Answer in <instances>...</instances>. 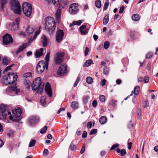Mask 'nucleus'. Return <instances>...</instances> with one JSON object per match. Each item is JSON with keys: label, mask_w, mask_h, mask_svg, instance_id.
Here are the masks:
<instances>
[{"label": "nucleus", "mask_w": 158, "mask_h": 158, "mask_svg": "<svg viewBox=\"0 0 158 158\" xmlns=\"http://www.w3.org/2000/svg\"><path fill=\"white\" fill-rule=\"evenodd\" d=\"M45 29L49 33H53L55 28L56 23L54 19L52 17H48L45 21Z\"/></svg>", "instance_id": "1"}, {"label": "nucleus", "mask_w": 158, "mask_h": 158, "mask_svg": "<svg viewBox=\"0 0 158 158\" xmlns=\"http://www.w3.org/2000/svg\"><path fill=\"white\" fill-rule=\"evenodd\" d=\"M44 85V82H42L40 77H38L33 81L31 87L33 90H37L41 93L43 91Z\"/></svg>", "instance_id": "2"}, {"label": "nucleus", "mask_w": 158, "mask_h": 158, "mask_svg": "<svg viewBox=\"0 0 158 158\" xmlns=\"http://www.w3.org/2000/svg\"><path fill=\"white\" fill-rule=\"evenodd\" d=\"M17 77L16 74L13 73H10L7 75L3 76L2 80L5 84H12L17 80Z\"/></svg>", "instance_id": "3"}, {"label": "nucleus", "mask_w": 158, "mask_h": 158, "mask_svg": "<svg viewBox=\"0 0 158 158\" xmlns=\"http://www.w3.org/2000/svg\"><path fill=\"white\" fill-rule=\"evenodd\" d=\"M10 3L11 9L14 12L17 14H20L21 7L19 1L17 0H11Z\"/></svg>", "instance_id": "4"}, {"label": "nucleus", "mask_w": 158, "mask_h": 158, "mask_svg": "<svg viewBox=\"0 0 158 158\" xmlns=\"http://www.w3.org/2000/svg\"><path fill=\"white\" fill-rule=\"evenodd\" d=\"M0 115L4 117H8L10 120H12L13 117L11 115V112L8 110V107L4 105H1L0 107Z\"/></svg>", "instance_id": "5"}, {"label": "nucleus", "mask_w": 158, "mask_h": 158, "mask_svg": "<svg viewBox=\"0 0 158 158\" xmlns=\"http://www.w3.org/2000/svg\"><path fill=\"white\" fill-rule=\"evenodd\" d=\"M23 13L27 16L29 17L32 13V7L29 3L25 2L23 5Z\"/></svg>", "instance_id": "6"}, {"label": "nucleus", "mask_w": 158, "mask_h": 158, "mask_svg": "<svg viewBox=\"0 0 158 158\" xmlns=\"http://www.w3.org/2000/svg\"><path fill=\"white\" fill-rule=\"evenodd\" d=\"M64 53L63 52H58L56 53L54 57L55 63L60 64L64 60Z\"/></svg>", "instance_id": "7"}, {"label": "nucleus", "mask_w": 158, "mask_h": 158, "mask_svg": "<svg viewBox=\"0 0 158 158\" xmlns=\"http://www.w3.org/2000/svg\"><path fill=\"white\" fill-rule=\"evenodd\" d=\"M47 69L48 65L42 61H39L36 66V69L37 73L39 74L42 73L44 70L45 68Z\"/></svg>", "instance_id": "8"}, {"label": "nucleus", "mask_w": 158, "mask_h": 158, "mask_svg": "<svg viewBox=\"0 0 158 158\" xmlns=\"http://www.w3.org/2000/svg\"><path fill=\"white\" fill-rule=\"evenodd\" d=\"M68 71L66 65L64 64L59 67L57 71V74L60 76H63L67 74Z\"/></svg>", "instance_id": "9"}, {"label": "nucleus", "mask_w": 158, "mask_h": 158, "mask_svg": "<svg viewBox=\"0 0 158 158\" xmlns=\"http://www.w3.org/2000/svg\"><path fill=\"white\" fill-rule=\"evenodd\" d=\"M19 20L20 18L19 17L16 18L15 22L9 25L8 27L9 29L12 31L17 30L19 27Z\"/></svg>", "instance_id": "10"}, {"label": "nucleus", "mask_w": 158, "mask_h": 158, "mask_svg": "<svg viewBox=\"0 0 158 158\" xmlns=\"http://www.w3.org/2000/svg\"><path fill=\"white\" fill-rule=\"evenodd\" d=\"M64 35L63 30L60 29L57 30L56 34V38L57 42L60 43L62 40Z\"/></svg>", "instance_id": "11"}, {"label": "nucleus", "mask_w": 158, "mask_h": 158, "mask_svg": "<svg viewBox=\"0 0 158 158\" xmlns=\"http://www.w3.org/2000/svg\"><path fill=\"white\" fill-rule=\"evenodd\" d=\"M79 5L75 3L72 4L69 8V12L72 14L76 13L79 10Z\"/></svg>", "instance_id": "12"}, {"label": "nucleus", "mask_w": 158, "mask_h": 158, "mask_svg": "<svg viewBox=\"0 0 158 158\" xmlns=\"http://www.w3.org/2000/svg\"><path fill=\"white\" fill-rule=\"evenodd\" d=\"M13 42V39L10 35L6 34L3 37V43L6 45L10 44Z\"/></svg>", "instance_id": "13"}, {"label": "nucleus", "mask_w": 158, "mask_h": 158, "mask_svg": "<svg viewBox=\"0 0 158 158\" xmlns=\"http://www.w3.org/2000/svg\"><path fill=\"white\" fill-rule=\"evenodd\" d=\"M39 118L36 116H31L28 119V123L31 125L33 126L35 125L39 121Z\"/></svg>", "instance_id": "14"}, {"label": "nucleus", "mask_w": 158, "mask_h": 158, "mask_svg": "<svg viewBox=\"0 0 158 158\" xmlns=\"http://www.w3.org/2000/svg\"><path fill=\"white\" fill-rule=\"evenodd\" d=\"M45 90L46 93L50 97H51L52 96V89L50 84L48 82L46 83L45 88Z\"/></svg>", "instance_id": "15"}, {"label": "nucleus", "mask_w": 158, "mask_h": 158, "mask_svg": "<svg viewBox=\"0 0 158 158\" xmlns=\"http://www.w3.org/2000/svg\"><path fill=\"white\" fill-rule=\"evenodd\" d=\"M86 27L85 25H83L80 27V31L81 34L84 35L86 34L88 32V31L86 30Z\"/></svg>", "instance_id": "16"}, {"label": "nucleus", "mask_w": 158, "mask_h": 158, "mask_svg": "<svg viewBox=\"0 0 158 158\" xmlns=\"http://www.w3.org/2000/svg\"><path fill=\"white\" fill-rule=\"evenodd\" d=\"M13 113L15 116L19 117L21 115L22 111L21 109L19 108L13 111Z\"/></svg>", "instance_id": "17"}, {"label": "nucleus", "mask_w": 158, "mask_h": 158, "mask_svg": "<svg viewBox=\"0 0 158 158\" xmlns=\"http://www.w3.org/2000/svg\"><path fill=\"white\" fill-rule=\"evenodd\" d=\"M44 49L43 48H41L40 49L37 50L35 53V56L37 58L41 56L43 54Z\"/></svg>", "instance_id": "18"}, {"label": "nucleus", "mask_w": 158, "mask_h": 158, "mask_svg": "<svg viewBox=\"0 0 158 158\" xmlns=\"http://www.w3.org/2000/svg\"><path fill=\"white\" fill-rule=\"evenodd\" d=\"M42 43L43 45V47L47 46V44L48 42V40L47 38L45 36L43 35L42 37Z\"/></svg>", "instance_id": "19"}, {"label": "nucleus", "mask_w": 158, "mask_h": 158, "mask_svg": "<svg viewBox=\"0 0 158 158\" xmlns=\"http://www.w3.org/2000/svg\"><path fill=\"white\" fill-rule=\"evenodd\" d=\"M8 0H1L0 1L1 4V10L4 11V6L6 5L7 2Z\"/></svg>", "instance_id": "20"}, {"label": "nucleus", "mask_w": 158, "mask_h": 158, "mask_svg": "<svg viewBox=\"0 0 158 158\" xmlns=\"http://www.w3.org/2000/svg\"><path fill=\"white\" fill-rule=\"evenodd\" d=\"M27 46V44H24L22 46H20L18 49L16 50V52L17 54H18L19 52L22 51Z\"/></svg>", "instance_id": "21"}, {"label": "nucleus", "mask_w": 158, "mask_h": 158, "mask_svg": "<svg viewBox=\"0 0 158 158\" xmlns=\"http://www.w3.org/2000/svg\"><path fill=\"white\" fill-rule=\"evenodd\" d=\"M76 142L75 139L73 140L70 145L69 148L71 150H74L76 148V147L75 143Z\"/></svg>", "instance_id": "22"}, {"label": "nucleus", "mask_w": 158, "mask_h": 158, "mask_svg": "<svg viewBox=\"0 0 158 158\" xmlns=\"http://www.w3.org/2000/svg\"><path fill=\"white\" fill-rule=\"evenodd\" d=\"M40 31H36L33 37H31L29 40L28 41V43L29 44L31 43L34 39H36V38L37 35L40 33Z\"/></svg>", "instance_id": "23"}, {"label": "nucleus", "mask_w": 158, "mask_h": 158, "mask_svg": "<svg viewBox=\"0 0 158 158\" xmlns=\"http://www.w3.org/2000/svg\"><path fill=\"white\" fill-rule=\"evenodd\" d=\"M107 121V118L105 116H102L99 119V122L102 124H105Z\"/></svg>", "instance_id": "24"}, {"label": "nucleus", "mask_w": 158, "mask_h": 158, "mask_svg": "<svg viewBox=\"0 0 158 158\" xmlns=\"http://www.w3.org/2000/svg\"><path fill=\"white\" fill-rule=\"evenodd\" d=\"M60 10L58 9L57 10L56 12V19L57 20V21L58 22L60 21Z\"/></svg>", "instance_id": "25"}, {"label": "nucleus", "mask_w": 158, "mask_h": 158, "mask_svg": "<svg viewBox=\"0 0 158 158\" xmlns=\"http://www.w3.org/2000/svg\"><path fill=\"white\" fill-rule=\"evenodd\" d=\"M82 23V21L81 20H79L77 21H74L72 23L70 24L69 26L70 27H71L75 25L80 26Z\"/></svg>", "instance_id": "26"}, {"label": "nucleus", "mask_w": 158, "mask_h": 158, "mask_svg": "<svg viewBox=\"0 0 158 158\" xmlns=\"http://www.w3.org/2000/svg\"><path fill=\"white\" fill-rule=\"evenodd\" d=\"M117 102V100L113 99L110 102L109 104V106L111 107H114L115 106L116 103Z\"/></svg>", "instance_id": "27"}, {"label": "nucleus", "mask_w": 158, "mask_h": 158, "mask_svg": "<svg viewBox=\"0 0 158 158\" xmlns=\"http://www.w3.org/2000/svg\"><path fill=\"white\" fill-rule=\"evenodd\" d=\"M132 19L135 21H138L139 19V16L138 14H136L133 15L131 17Z\"/></svg>", "instance_id": "28"}, {"label": "nucleus", "mask_w": 158, "mask_h": 158, "mask_svg": "<svg viewBox=\"0 0 158 158\" xmlns=\"http://www.w3.org/2000/svg\"><path fill=\"white\" fill-rule=\"evenodd\" d=\"M78 106V103L77 102H73L71 104V106L74 109L77 108Z\"/></svg>", "instance_id": "29"}, {"label": "nucleus", "mask_w": 158, "mask_h": 158, "mask_svg": "<svg viewBox=\"0 0 158 158\" xmlns=\"http://www.w3.org/2000/svg\"><path fill=\"white\" fill-rule=\"evenodd\" d=\"M140 90V88L139 86H136L134 88V92L135 95H138L139 92Z\"/></svg>", "instance_id": "30"}, {"label": "nucleus", "mask_w": 158, "mask_h": 158, "mask_svg": "<svg viewBox=\"0 0 158 158\" xmlns=\"http://www.w3.org/2000/svg\"><path fill=\"white\" fill-rule=\"evenodd\" d=\"M92 62L93 61L92 60H88L84 64L83 66L84 67H88L90 65Z\"/></svg>", "instance_id": "31"}, {"label": "nucleus", "mask_w": 158, "mask_h": 158, "mask_svg": "<svg viewBox=\"0 0 158 158\" xmlns=\"http://www.w3.org/2000/svg\"><path fill=\"white\" fill-rule=\"evenodd\" d=\"M109 21V15H106L103 19V24L104 25L106 24Z\"/></svg>", "instance_id": "32"}, {"label": "nucleus", "mask_w": 158, "mask_h": 158, "mask_svg": "<svg viewBox=\"0 0 158 158\" xmlns=\"http://www.w3.org/2000/svg\"><path fill=\"white\" fill-rule=\"evenodd\" d=\"M86 81L88 84H91L93 82V79L91 77H88L86 78Z\"/></svg>", "instance_id": "33"}, {"label": "nucleus", "mask_w": 158, "mask_h": 158, "mask_svg": "<svg viewBox=\"0 0 158 158\" xmlns=\"http://www.w3.org/2000/svg\"><path fill=\"white\" fill-rule=\"evenodd\" d=\"M95 4L96 7L99 8L101 7V2L100 0H96L95 2Z\"/></svg>", "instance_id": "34"}, {"label": "nucleus", "mask_w": 158, "mask_h": 158, "mask_svg": "<svg viewBox=\"0 0 158 158\" xmlns=\"http://www.w3.org/2000/svg\"><path fill=\"white\" fill-rule=\"evenodd\" d=\"M2 63L3 64L6 65H8L9 63V61L7 60V57L4 56L3 59Z\"/></svg>", "instance_id": "35"}, {"label": "nucleus", "mask_w": 158, "mask_h": 158, "mask_svg": "<svg viewBox=\"0 0 158 158\" xmlns=\"http://www.w3.org/2000/svg\"><path fill=\"white\" fill-rule=\"evenodd\" d=\"M34 30L33 28L30 27H29L27 30V32L30 35L34 31Z\"/></svg>", "instance_id": "36"}, {"label": "nucleus", "mask_w": 158, "mask_h": 158, "mask_svg": "<svg viewBox=\"0 0 158 158\" xmlns=\"http://www.w3.org/2000/svg\"><path fill=\"white\" fill-rule=\"evenodd\" d=\"M31 76V73L28 72L24 74L23 77L26 79H29L30 78Z\"/></svg>", "instance_id": "37"}, {"label": "nucleus", "mask_w": 158, "mask_h": 158, "mask_svg": "<svg viewBox=\"0 0 158 158\" xmlns=\"http://www.w3.org/2000/svg\"><path fill=\"white\" fill-rule=\"evenodd\" d=\"M103 74L105 75H107L109 73V69L107 67L104 68L103 70Z\"/></svg>", "instance_id": "38"}, {"label": "nucleus", "mask_w": 158, "mask_h": 158, "mask_svg": "<svg viewBox=\"0 0 158 158\" xmlns=\"http://www.w3.org/2000/svg\"><path fill=\"white\" fill-rule=\"evenodd\" d=\"M36 143V140L34 139L31 140L29 144V147H31L34 146Z\"/></svg>", "instance_id": "39"}, {"label": "nucleus", "mask_w": 158, "mask_h": 158, "mask_svg": "<svg viewBox=\"0 0 158 158\" xmlns=\"http://www.w3.org/2000/svg\"><path fill=\"white\" fill-rule=\"evenodd\" d=\"M110 46V42L108 41H106L104 45V48L106 49H108Z\"/></svg>", "instance_id": "40"}, {"label": "nucleus", "mask_w": 158, "mask_h": 158, "mask_svg": "<svg viewBox=\"0 0 158 158\" xmlns=\"http://www.w3.org/2000/svg\"><path fill=\"white\" fill-rule=\"evenodd\" d=\"M40 102L43 106H45L46 104V102L45 101V97L44 96H43L42 97L40 100Z\"/></svg>", "instance_id": "41"}, {"label": "nucleus", "mask_w": 158, "mask_h": 158, "mask_svg": "<svg viewBox=\"0 0 158 158\" xmlns=\"http://www.w3.org/2000/svg\"><path fill=\"white\" fill-rule=\"evenodd\" d=\"M100 102H105L106 100V98L105 96L101 95L99 97Z\"/></svg>", "instance_id": "42"}, {"label": "nucleus", "mask_w": 158, "mask_h": 158, "mask_svg": "<svg viewBox=\"0 0 158 158\" xmlns=\"http://www.w3.org/2000/svg\"><path fill=\"white\" fill-rule=\"evenodd\" d=\"M47 129V127L45 126L43 128H41L40 131V133L41 134H44L45 133Z\"/></svg>", "instance_id": "43"}, {"label": "nucleus", "mask_w": 158, "mask_h": 158, "mask_svg": "<svg viewBox=\"0 0 158 158\" xmlns=\"http://www.w3.org/2000/svg\"><path fill=\"white\" fill-rule=\"evenodd\" d=\"M109 5V3L108 2H105L104 5L103 10H106L108 8Z\"/></svg>", "instance_id": "44"}, {"label": "nucleus", "mask_w": 158, "mask_h": 158, "mask_svg": "<svg viewBox=\"0 0 158 158\" xmlns=\"http://www.w3.org/2000/svg\"><path fill=\"white\" fill-rule=\"evenodd\" d=\"M120 153L121 156H124L126 154L127 152L125 149H122L121 150Z\"/></svg>", "instance_id": "45"}, {"label": "nucleus", "mask_w": 158, "mask_h": 158, "mask_svg": "<svg viewBox=\"0 0 158 158\" xmlns=\"http://www.w3.org/2000/svg\"><path fill=\"white\" fill-rule=\"evenodd\" d=\"M50 54V52H48L47 53V54L45 57V61L46 62V63H47L48 62V61L49 60Z\"/></svg>", "instance_id": "46"}, {"label": "nucleus", "mask_w": 158, "mask_h": 158, "mask_svg": "<svg viewBox=\"0 0 158 158\" xmlns=\"http://www.w3.org/2000/svg\"><path fill=\"white\" fill-rule=\"evenodd\" d=\"M26 84L27 85V87L28 88L30 86V82L29 79L24 78Z\"/></svg>", "instance_id": "47"}, {"label": "nucleus", "mask_w": 158, "mask_h": 158, "mask_svg": "<svg viewBox=\"0 0 158 158\" xmlns=\"http://www.w3.org/2000/svg\"><path fill=\"white\" fill-rule=\"evenodd\" d=\"M97 132V130L96 129H93L91 130L89 133V135H92L95 134Z\"/></svg>", "instance_id": "48"}, {"label": "nucleus", "mask_w": 158, "mask_h": 158, "mask_svg": "<svg viewBox=\"0 0 158 158\" xmlns=\"http://www.w3.org/2000/svg\"><path fill=\"white\" fill-rule=\"evenodd\" d=\"M119 146V144L118 143H116L113 145L110 149V150H113Z\"/></svg>", "instance_id": "49"}, {"label": "nucleus", "mask_w": 158, "mask_h": 158, "mask_svg": "<svg viewBox=\"0 0 158 158\" xmlns=\"http://www.w3.org/2000/svg\"><path fill=\"white\" fill-rule=\"evenodd\" d=\"M89 98V97L88 96H86L83 98V101L84 104H86Z\"/></svg>", "instance_id": "50"}, {"label": "nucleus", "mask_w": 158, "mask_h": 158, "mask_svg": "<svg viewBox=\"0 0 158 158\" xmlns=\"http://www.w3.org/2000/svg\"><path fill=\"white\" fill-rule=\"evenodd\" d=\"M125 8V7L123 6H122L119 9V13L120 14H122V13L124 11V9Z\"/></svg>", "instance_id": "51"}, {"label": "nucleus", "mask_w": 158, "mask_h": 158, "mask_svg": "<svg viewBox=\"0 0 158 158\" xmlns=\"http://www.w3.org/2000/svg\"><path fill=\"white\" fill-rule=\"evenodd\" d=\"M49 152L48 149H45L43 152L44 155L46 156L48 155Z\"/></svg>", "instance_id": "52"}, {"label": "nucleus", "mask_w": 158, "mask_h": 158, "mask_svg": "<svg viewBox=\"0 0 158 158\" xmlns=\"http://www.w3.org/2000/svg\"><path fill=\"white\" fill-rule=\"evenodd\" d=\"M106 80L105 79H103L100 82L101 85L102 86H103L106 84Z\"/></svg>", "instance_id": "53"}, {"label": "nucleus", "mask_w": 158, "mask_h": 158, "mask_svg": "<svg viewBox=\"0 0 158 158\" xmlns=\"http://www.w3.org/2000/svg\"><path fill=\"white\" fill-rule=\"evenodd\" d=\"M52 2L54 5H57L59 3V0H52Z\"/></svg>", "instance_id": "54"}, {"label": "nucleus", "mask_w": 158, "mask_h": 158, "mask_svg": "<svg viewBox=\"0 0 158 158\" xmlns=\"http://www.w3.org/2000/svg\"><path fill=\"white\" fill-rule=\"evenodd\" d=\"M97 105V100H94L92 102V106L94 107H96Z\"/></svg>", "instance_id": "55"}, {"label": "nucleus", "mask_w": 158, "mask_h": 158, "mask_svg": "<svg viewBox=\"0 0 158 158\" xmlns=\"http://www.w3.org/2000/svg\"><path fill=\"white\" fill-rule=\"evenodd\" d=\"M89 51V49L87 47L85 48V55L86 56L88 55V53Z\"/></svg>", "instance_id": "56"}, {"label": "nucleus", "mask_w": 158, "mask_h": 158, "mask_svg": "<svg viewBox=\"0 0 158 158\" xmlns=\"http://www.w3.org/2000/svg\"><path fill=\"white\" fill-rule=\"evenodd\" d=\"M80 80V78L79 77H77V79L76 80L74 84V87H75L77 86V84H78L79 81Z\"/></svg>", "instance_id": "57"}, {"label": "nucleus", "mask_w": 158, "mask_h": 158, "mask_svg": "<svg viewBox=\"0 0 158 158\" xmlns=\"http://www.w3.org/2000/svg\"><path fill=\"white\" fill-rule=\"evenodd\" d=\"M92 125V122L91 121L88 122L87 123V127L89 128H91Z\"/></svg>", "instance_id": "58"}, {"label": "nucleus", "mask_w": 158, "mask_h": 158, "mask_svg": "<svg viewBox=\"0 0 158 158\" xmlns=\"http://www.w3.org/2000/svg\"><path fill=\"white\" fill-rule=\"evenodd\" d=\"M87 132L86 131H84L82 135V137L83 138H85L87 136Z\"/></svg>", "instance_id": "59"}, {"label": "nucleus", "mask_w": 158, "mask_h": 158, "mask_svg": "<svg viewBox=\"0 0 158 158\" xmlns=\"http://www.w3.org/2000/svg\"><path fill=\"white\" fill-rule=\"evenodd\" d=\"M152 54L151 52L148 53L146 55V58H147L149 59L152 57Z\"/></svg>", "instance_id": "60"}, {"label": "nucleus", "mask_w": 158, "mask_h": 158, "mask_svg": "<svg viewBox=\"0 0 158 158\" xmlns=\"http://www.w3.org/2000/svg\"><path fill=\"white\" fill-rule=\"evenodd\" d=\"M85 146H84L82 147V148L81 149V151H80V153L81 154H83L85 152Z\"/></svg>", "instance_id": "61"}, {"label": "nucleus", "mask_w": 158, "mask_h": 158, "mask_svg": "<svg viewBox=\"0 0 158 158\" xmlns=\"http://www.w3.org/2000/svg\"><path fill=\"white\" fill-rule=\"evenodd\" d=\"M143 81L145 83H148L149 81V79L148 77L145 76L144 78V79Z\"/></svg>", "instance_id": "62"}, {"label": "nucleus", "mask_w": 158, "mask_h": 158, "mask_svg": "<svg viewBox=\"0 0 158 158\" xmlns=\"http://www.w3.org/2000/svg\"><path fill=\"white\" fill-rule=\"evenodd\" d=\"M16 85H14L11 87L10 89V90L13 91H15L16 89Z\"/></svg>", "instance_id": "63"}, {"label": "nucleus", "mask_w": 158, "mask_h": 158, "mask_svg": "<svg viewBox=\"0 0 158 158\" xmlns=\"http://www.w3.org/2000/svg\"><path fill=\"white\" fill-rule=\"evenodd\" d=\"M132 143L131 142L128 143V148L129 149H130L132 147Z\"/></svg>", "instance_id": "64"}]
</instances>
